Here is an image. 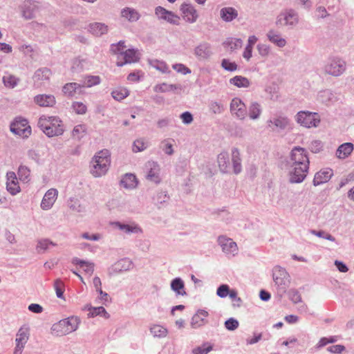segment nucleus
Wrapping results in <instances>:
<instances>
[{
	"label": "nucleus",
	"instance_id": "1",
	"mask_svg": "<svg viewBox=\"0 0 354 354\" xmlns=\"http://www.w3.org/2000/svg\"><path fill=\"white\" fill-rule=\"evenodd\" d=\"M292 170L290 181L301 183L306 177L309 168V160L305 150L301 147H295L291 153Z\"/></svg>",
	"mask_w": 354,
	"mask_h": 354
},
{
	"label": "nucleus",
	"instance_id": "2",
	"mask_svg": "<svg viewBox=\"0 0 354 354\" xmlns=\"http://www.w3.org/2000/svg\"><path fill=\"white\" fill-rule=\"evenodd\" d=\"M38 125L48 137L59 136L64 132L63 121L58 116L43 115L39 119Z\"/></svg>",
	"mask_w": 354,
	"mask_h": 354
},
{
	"label": "nucleus",
	"instance_id": "3",
	"mask_svg": "<svg viewBox=\"0 0 354 354\" xmlns=\"http://www.w3.org/2000/svg\"><path fill=\"white\" fill-rule=\"evenodd\" d=\"M127 46L122 41L111 47V52L118 55L117 65L122 66L126 64L136 62L139 59V53L133 48L126 49Z\"/></svg>",
	"mask_w": 354,
	"mask_h": 354
},
{
	"label": "nucleus",
	"instance_id": "4",
	"mask_svg": "<svg viewBox=\"0 0 354 354\" xmlns=\"http://www.w3.org/2000/svg\"><path fill=\"white\" fill-rule=\"evenodd\" d=\"M91 172L95 177H100L106 174L111 164V154L107 149L97 152L92 160Z\"/></svg>",
	"mask_w": 354,
	"mask_h": 354
},
{
	"label": "nucleus",
	"instance_id": "5",
	"mask_svg": "<svg viewBox=\"0 0 354 354\" xmlns=\"http://www.w3.org/2000/svg\"><path fill=\"white\" fill-rule=\"evenodd\" d=\"M80 323L77 317H70L55 323L52 326V333L57 336H63L75 331Z\"/></svg>",
	"mask_w": 354,
	"mask_h": 354
},
{
	"label": "nucleus",
	"instance_id": "6",
	"mask_svg": "<svg viewBox=\"0 0 354 354\" xmlns=\"http://www.w3.org/2000/svg\"><path fill=\"white\" fill-rule=\"evenodd\" d=\"M296 120L299 124L307 128L315 127L320 122L319 115L310 111H299Z\"/></svg>",
	"mask_w": 354,
	"mask_h": 354
},
{
	"label": "nucleus",
	"instance_id": "7",
	"mask_svg": "<svg viewBox=\"0 0 354 354\" xmlns=\"http://www.w3.org/2000/svg\"><path fill=\"white\" fill-rule=\"evenodd\" d=\"M10 130L16 135L28 138L31 133V127L26 119L17 118L10 125Z\"/></svg>",
	"mask_w": 354,
	"mask_h": 354
},
{
	"label": "nucleus",
	"instance_id": "8",
	"mask_svg": "<svg viewBox=\"0 0 354 354\" xmlns=\"http://www.w3.org/2000/svg\"><path fill=\"white\" fill-rule=\"evenodd\" d=\"M273 279L278 288L285 292L290 284V277L285 269L275 267L273 270Z\"/></svg>",
	"mask_w": 354,
	"mask_h": 354
},
{
	"label": "nucleus",
	"instance_id": "9",
	"mask_svg": "<svg viewBox=\"0 0 354 354\" xmlns=\"http://www.w3.org/2000/svg\"><path fill=\"white\" fill-rule=\"evenodd\" d=\"M30 336V328L26 326H21L16 335V346L13 354H21Z\"/></svg>",
	"mask_w": 354,
	"mask_h": 354
},
{
	"label": "nucleus",
	"instance_id": "10",
	"mask_svg": "<svg viewBox=\"0 0 354 354\" xmlns=\"http://www.w3.org/2000/svg\"><path fill=\"white\" fill-rule=\"evenodd\" d=\"M145 169L147 172L146 177L148 180L156 184L160 182V167L156 162L153 161L147 162L145 164Z\"/></svg>",
	"mask_w": 354,
	"mask_h": 354
},
{
	"label": "nucleus",
	"instance_id": "11",
	"mask_svg": "<svg viewBox=\"0 0 354 354\" xmlns=\"http://www.w3.org/2000/svg\"><path fill=\"white\" fill-rule=\"evenodd\" d=\"M6 177L7 191L12 196L19 194L21 192V188L16 174L14 171H8Z\"/></svg>",
	"mask_w": 354,
	"mask_h": 354
},
{
	"label": "nucleus",
	"instance_id": "12",
	"mask_svg": "<svg viewBox=\"0 0 354 354\" xmlns=\"http://www.w3.org/2000/svg\"><path fill=\"white\" fill-rule=\"evenodd\" d=\"M230 111L240 119H244L247 115L245 104L239 97L232 99L230 103Z\"/></svg>",
	"mask_w": 354,
	"mask_h": 354
},
{
	"label": "nucleus",
	"instance_id": "13",
	"mask_svg": "<svg viewBox=\"0 0 354 354\" xmlns=\"http://www.w3.org/2000/svg\"><path fill=\"white\" fill-rule=\"evenodd\" d=\"M218 241L225 253L232 255H235L237 253V245L232 239L221 236L218 237Z\"/></svg>",
	"mask_w": 354,
	"mask_h": 354
},
{
	"label": "nucleus",
	"instance_id": "14",
	"mask_svg": "<svg viewBox=\"0 0 354 354\" xmlns=\"http://www.w3.org/2000/svg\"><path fill=\"white\" fill-rule=\"evenodd\" d=\"M58 196V191L51 188L44 194L41 202V208L44 210L50 209L55 203Z\"/></svg>",
	"mask_w": 354,
	"mask_h": 354
},
{
	"label": "nucleus",
	"instance_id": "15",
	"mask_svg": "<svg viewBox=\"0 0 354 354\" xmlns=\"http://www.w3.org/2000/svg\"><path fill=\"white\" fill-rule=\"evenodd\" d=\"M345 69V64L342 60H333L326 66V71L328 73L338 76L341 75Z\"/></svg>",
	"mask_w": 354,
	"mask_h": 354
},
{
	"label": "nucleus",
	"instance_id": "16",
	"mask_svg": "<svg viewBox=\"0 0 354 354\" xmlns=\"http://www.w3.org/2000/svg\"><path fill=\"white\" fill-rule=\"evenodd\" d=\"M208 313L205 310H199L192 317L191 326L193 328H198L204 326L207 323L206 318L208 317Z\"/></svg>",
	"mask_w": 354,
	"mask_h": 354
},
{
	"label": "nucleus",
	"instance_id": "17",
	"mask_svg": "<svg viewBox=\"0 0 354 354\" xmlns=\"http://www.w3.org/2000/svg\"><path fill=\"white\" fill-rule=\"evenodd\" d=\"M35 102L42 107H51L53 106L56 101L55 98L53 95H37L34 98Z\"/></svg>",
	"mask_w": 354,
	"mask_h": 354
},
{
	"label": "nucleus",
	"instance_id": "18",
	"mask_svg": "<svg viewBox=\"0 0 354 354\" xmlns=\"http://www.w3.org/2000/svg\"><path fill=\"white\" fill-rule=\"evenodd\" d=\"M333 176V171L329 169L321 170L316 173L313 179V185L315 186L328 182Z\"/></svg>",
	"mask_w": 354,
	"mask_h": 354
},
{
	"label": "nucleus",
	"instance_id": "19",
	"mask_svg": "<svg viewBox=\"0 0 354 354\" xmlns=\"http://www.w3.org/2000/svg\"><path fill=\"white\" fill-rule=\"evenodd\" d=\"M183 17L189 23H194L198 18L196 10L189 5H184L181 8Z\"/></svg>",
	"mask_w": 354,
	"mask_h": 354
},
{
	"label": "nucleus",
	"instance_id": "20",
	"mask_svg": "<svg viewBox=\"0 0 354 354\" xmlns=\"http://www.w3.org/2000/svg\"><path fill=\"white\" fill-rule=\"evenodd\" d=\"M38 11V6L35 2L26 1L24 2V8L23 15L26 19H32L35 16Z\"/></svg>",
	"mask_w": 354,
	"mask_h": 354
},
{
	"label": "nucleus",
	"instance_id": "21",
	"mask_svg": "<svg viewBox=\"0 0 354 354\" xmlns=\"http://www.w3.org/2000/svg\"><path fill=\"white\" fill-rule=\"evenodd\" d=\"M50 75L51 72L48 68H41L37 70L33 76L35 84L37 86L41 85L42 82L44 80H48Z\"/></svg>",
	"mask_w": 354,
	"mask_h": 354
},
{
	"label": "nucleus",
	"instance_id": "22",
	"mask_svg": "<svg viewBox=\"0 0 354 354\" xmlns=\"http://www.w3.org/2000/svg\"><path fill=\"white\" fill-rule=\"evenodd\" d=\"M220 15L225 21H231L238 16L237 11L231 7L223 8L221 10Z\"/></svg>",
	"mask_w": 354,
	"mask_h": 354
},
{
	"label": "nucleus",
	"instance_id": "23",
	"mask_svg": "<svg viewBox=\"0 0 354 354\" xmlns=\"http://www.w3.org/2000/svg\"><path fill=\"white\" fill-rule=\"evenodd\" d=\"M353 150V145L351 143L346 142L342 144L337 150L336 154L339 158L344 159L351 153Z\"/></svg>",
	"mask_w": 354,
	"mask_h": 354
},
{
	"label": "nucleus",
	"instance_id": "24",
	"mask_svg": "<svg viewBox=\"0 0 354 354\" xmlns=\"http://www.w3.org/2000/svg\"><path fill=\"white\" fill-rule=\"evenodd\" d=\"M121 185L128 189L135 188L138 185V180L135 175L127 174L121 180Z\"/></svg>",
	"mask_w": 354,
	"mask_h": 354
},
{
	"label": "nucleus",
	"instance_id": "25",
	"mask_svg": "<svg viewBox=\"0 0 354 354\" xmlns=\"http://www.w3.org/2000/svg\"><path fill=\"white\" fill-rule=\"evenodd\" d=\"M230 83L238 88H248L250 85V80L241 75H236L230 80Z\"/></svg>",
	"mask_w": 354,
	"mask_h": 354
},
{
	"label": "nucleus",
	"instance_id": "26",
	"mask_svg": "<svg viewBox=\"0 0 354 354\" xmlns=\"http://www.w3.org/2000/svg\"><path fill=\"white\" fill-rule=\"evenodd\" d=\"M73 263L80 266L84 272L88 275H91L94 271V264L88 261H82L77 258L73 260Z\"/></svg>",
	"mask_w": 354,
	"mask_h": 354
},
{
	"label": "nucleus",
	"instance_id": "27",
	"mask_svg": "<svg viewBox=\"0 0 354 354\" xmlns=\"http://www.w3.org/2000/svg\"><path fill=\"white\" fill-rule=\"evenodd\" d=\"M195 55L201 59H206L211 55L210 46L207 44H202L195 48Z\"/></svg>",
	"mask_w": 354,
	"mask_h": 354
},
{
	"label": "nucleus",
	"instance_id": "28",
	"mask_svg": "<svg viewBox=\"0 0 354 354\" xmlns=\"http://www.w3.org/2000/svg\"><path fill=\"white\" fill-rule=\"evenodd\" d=\"M268 39L279 47H283L286 44L285 39L282 38L280 35L274 30H270L268 33Z\"/></svg>",
	"mask_w": 354,
	"mask_h": 354
},
{
	"label": "nucleus",
	"instance_id": "29",
	"mask_svg": "<svg viewBox=\"0 0 354 354\" xmlns=\"http://www.w3.org/2000/svg\"><path fill=\"white\" fill-rule=\"evenodd\" d=\"M232 161L233 165L234 172L239 174L241 171V163L240 153L237 149H234L232 151Z\"/></svg>",
	"mask_w": 354,
	"mask_h": 354
},
{
	"label": "nucleus",
	"instance_id": "30",
	"mask_svg": "<svg viewBox=\"0 0 354 354\" xmlns=\"http://www.w3.org/2000/svg\"><path fill=\"white\" fill-rule=\"evenodd\" d=\"M121 15L129 21H136L140 18L139 13L131 8H124L121 12Z\"/></svg>",
	"mask_w": 354,
	"mask_h": 354
},
{
	"label": "nucleus",
	"instance_id": "31",
	"mask_svg": "<svg viewBox=\"0 0 354 354\" xmlns=\"http://www.w3.org/2000/svg\"><path fill=\"white\" fill-rule=\"evenodd\" d=\"M150 332L154 337L162 338L167 335L168 330L166 328L158 324H154L150 328Z\"/></svg>",
	"mask_w": 354,
	"mask_h": 354
},
{
	"label": "nucleus",
	"instance_id": "32",
	"mask_svg": "<svg viewBox=\"0 0 354 354\" xmlns=\"http://www.w3.org/2000/svg\"><path fill=\"white\" fill-rule=\"evenodd\" d=\"M218 163L220 169L225 173L227 172L230 162L228 155L226 152H222L218 156Z\"/></svg>",
	"mask_w": 354,
	"mask_h": 354
},
{
	"label": "nucleus",
	"instance_id": "33",
	"mask_svg": "<svg viewBox=\"0 0 354 354\" xmlns=\"http://www.w3.org/2000/svg\"><path fill=\"white\" fill-rule=\"evenodd\" d=\"M21 181L28 183L30 180V170L25 165H20L17 171Z\"/></svg>",
	"mask_w": 354,
	"mask_h": 354
},
{
	"label": "nucleus",
	"instance_id": "34",
	"mask_svg": "<svg viewBox=\"0 0 354 354\" xmlns=\"http://www.w3.org/2000/svg\"><path fill=\"white\" fill-rule=\"evenodd\" d=\"M90 31L95 35L100 36L107 32V26L100 23H93L90 25Z\"/></svg>",
	"mask_w": 354,
	"mask_h": 354
},
{
	"label": "nucleus",
	"instance_id": "35",
	"mask_svg": "<svg viewBox=\"0 0 354 354\" xmlns=\"http://www.w3.org/2000/svg\"><path fill=\"white\" fill-rule=\"evenodd\" d=\"M129 91L124 87H118L111 93L113 97L118 101L124 100L129 95Z\"/></svg>",
	"mask_w": 354,
	"mask_h": 354
},
{
	"label": "nucleus",
	"instance_id": "36",
	"mask_svg": "<svg viewBox=\"0 0 354 354\" xmlns=\"http://www.w3.org/2000/svg\"><path fill=\"white\" fill-rule=\"evenodd\" d=\"M171 286L172 290L178 295H184L185 294L184 290V283L180 279L176 278L174 279L171 282Z\"/></svg>",
	"mask_w": 354,
	"mask_h": 354
},
{
	"label": "nucleus",
	"instance_id": "37",
	"mask_svg": "<svg viewBox=\"0 0 354 354\" xmlns=\"http://www.w3.org/2000/svg\"><path fill=\"white\" fill-rule=\"evenodd\" d=\"M261 113V109L259 104L253 102L249 108V115L252 120L257 119Z\"/></svg>",
	"mask_w": 354,
	"mask_h": 354
},
{
	"label": "nucleus",
	"instance_id": "38",
	"mask_svg": "<svg viewBox=\"0 0 354 354\" xmlns=\"http://www.w3.org/2000/svg\"><path fill=\"white\" fill-rule=\"evenodd\" d=\"M115 225L120 230L125 231L127 233H138L141 232V229L136 224L133 225H124L120 223H115Z\"/></svg>",
	"mask_w": 354,
	"mask_h": 354
},
{
	"label": "nucleus",
	"instance_id": "39",
	"mask_svg": "<svg viewBox=\"0 0 354 354\" xmlns=\"http://www.w3.org/2000/svg\"><path fill=\"white\" fill-rule=\"evenodd\" d=\"M81 87V85L77 83H68L63 87V92L68 96H73L76 91Z\"/></svg>",
	"mask_w": 354,
	"mask_h": 354
},
{
	"label": "nucleus",
	"instance_id": "40",
	"mask_svg": "<svg viewBox=\"0 0 354 354\" xmlns=\"http://www.w3.org/2000/svg\"><path fill=\"white\" fill-rule=\"evenodd\" d=\"M224 45L226 48L233 50L241 48L242 41L240 39L231 38L225 41Z\"/></svg>",
	"mask_w": 354,
	"mask_h": 354
},
{
	"label": "nucleus",
	"instance_id": "41",
	"mask_svg": "<svg viewBox=\"0 0 354 354\" xmlns=\"http://www.w3.org/2000/svg\"><path fill=\"white\" fill-rule=\"evenodd\" d=\"M269 127H272L271 124H274L277 128L283 129L287 127L289 124V121L286 118H277L274 119V120L269 121Z\"/></svg>",
	"mask_w": 354,
	"mask_h": 354
},
{
	"label": "nucleus",
	"instance_id": "42",
	"mask_svg": "<svg viewBox=\"0 0 354 354\" xmlns=\"http://www.w3.org/2000/svg\"><path fill=\"white\" fill-rule=\"evenodd\" d=\"M99 315H102L104 317L109 318V315L108 313L105 310L104 308L102 306L99 307H93L89 308V313L88 315L93 317Z\"/></svg>",
	"mask_w": 354,
	"mask_h": 354
},
{
	"label": "nucleus",
	"instance_id": "43",
	"mask_svg": "<svg viewBox=\"0 0 354 354\" xmlns=\"http://www.w3.org/2000/svg\"><path fill=\"white\" fill-rule=\"evenodd\" d=\"M178 87L174 84H167L162 83L158 84L154 87V91L157 93H163L176 89Z\"/></svg>",
	"mask_w": 354,
	"mask_h": 354
},
{
	"label": "nucleus",
	"instance_id": "44",
	"mask_svg": "<svg viewBox=\"0 0 354 354\" xmlns=\"http://www.w3.org/2000/svg\"><path fill=\"white\" fill-rule=\"evenodd\" d=\"M56 295L59 298L64 297V284L60 279H57L54 283Z\"/></svg>",
	"mask_w": 354,
	"mask_h": 354
},
{
	"label": "nucleus",
	"instance_id": "45",
	"mask_svg": "<svg viewBox=\"0 0 354 354\" xmlns=\"http://www.w3.org/2000/svg\"><path fill=\"white\" fill-rule=\"evenodd\" d=\"M3 81L6 86L14 88L18 82V80L12 75H8L3 77Z\"/></svg>",
	"mask_w": 354,
	"mask_h": 354
},
{
	"label": "nucleus",
	"instance_id": "46",
	"mask_svg": "<svg viewBox=\"0 0 354 354\" xmlns=\"http://www.w3.org/2000/svg\"><path fill=\"white\" fill-rule=\"evenodd\" d=\"M100 83V77L98 76H88L85 78L84 84L82 86L91 87Z\"/></svg>",
	"mask_w": 354,
	"mask_h": 354
},
{
	"label": "nucleus",
	"instance_id": "47",
	"mask_svg": "<svg viewBox=\"0 0 354 354\" xmlns=\"http://www.w3.org/2000/svg\"><path fill=\"white\" fill-rule=\"evenodd\" d=\"M147 142L143 139H138L133 142V151L134 152L142 151L147 148Z\"/></svg>",
	"mask_w": 354,
	"mask_h": 354
},
{
	"label": "nucleus",
	"instance_id": "48",
	"mask_svg": "<svg viewBox=\"0 0 354 354\" xmlns=\"http://www.w3.org/2000/svg\"><path fill=\"white\" fill-rule=\"evenodd\" d=\"M222 67L229 71H234L237 69V65L235 62H232L227 59H223L221 62Z\"/></svg>",
	"mask_w": 354,
	"mask_h": 354
},
{
	"label": "nucleus",
	"instance_id": "49",
	"mask_svg": "<svg viewBox=\"0 0 354 354\" xmlns=\"http://www.w3.org/2000/svg\"><path fill=\"white\" fill-rule=\"evenodd\" d=\"M73 108L77 114H84L86 112V106L82 102H75L73 104Z\"/></svg>",
	"mask_w": 354,
	"mask_h": 354
},
{
	"label": "nucleus",
	"instance_id": "50",
	"mask_svg": "<svg viewBox=\"0 0 354 354\" xmlns=\"http://www.w3.org/2000/svg\"><path fill=\"white\" fill-rule=\"evenodd\" d=\"M172 68L178 73L186 75L191 73V70L187 68L186 66L182 64H174Z\"/></svg>",
	"mask_w": 354,
	"mask_h": 354
},
{
	"label": "nucleus",
	"instance_id": "51",
	"mask_svg": "<svg viewBox=\"0 0 354 354\" xmlns=\"http://www.w3.org/2000/svg\"><path fill=\"white\" fill-rule=\"evenodd\" d=\"M225 326L229 330H234L238 328L239 322L234 318H230L225 322Z\"/></svg>",
	"mask_w": 354,
	"mask_h": 354
},
{
	"label": "nucleus",
	"instance_id": "52",
	"mask_svg": "<svg viewBox=\"0 0 354 354\" xmlns=\"http://www.w3.org/2000/svg\"><path fill=\"white\" fill-rule=\"evenodd\" d=\"M229 290V286L227 285L223 284L218 288L216 294L218 297L223 298L228 295Z\"/></svg>",
	"mask_w": 354,
	"mask_h": 354
},
{
	"label": "nucleus",
	"instance_id": "53",
	"mask_svg": "<svg viewBox=\"0 0 354 354\" xmlns=\"http://www.w3.org/2000/svg\"><path fill=\"white\" fill-rule=\"evenodd\" d=\"M156 16L161 19H165L167 17V15L169 12V11L167 10L161 6H158L156 8Z\"/></svg>",
	"mask_w": 354,
	"mask_h": 354
},
{
	"label": "nucleus",
	"instance_id": "54",
	"mask_svg": "<svg viewBox=\"0 0 354 354\" xmlns=\"http://www.w3.org/2000/svg\"><path fill=\"white\" fill-rule=\"evenodd\" d=\"M212 350V346H198L193 349L192 352L194 354H207Z\"/></svg>",
	"mask_w": 354,
	"mask_h": 354
},
{
	"label": "nucleus",
	"instance_id": "55",
	"mask_svg": "<svg viewBox=\"0 0 354 354\" xmlns=\"http://www.w3.org/2000/svg\"><path fill=\"white\" fill-rule=\"evenodd\" d=\"M162 144L164 145V151L168 155H171L174 153L173 144L170 142L168 140H164L162 142Z\"/></svg>",
	"mask_w": 354,
	"mask_h": 354
},
{
	"label": "nucleus",
	"instance_id": "56",
	"mask_svg": "<svg viewBox=\"0 0 354 354\" xmlns=\"http://www.w3.org/2000/svg\"><path fill=\"white\" fill-rule=\"evenodd\" d=\"M165 20L173 24H178L180 18L178 16L169 11Z\"/></svg>",
	"mask_w": 354,
	"mask_h": 354
},
{
	"label": "nucleus",
	"instance_id": "57",
	"mask_svg": "<svg viewBox=\"0 0 354 354\" xmlns=\"http://www.w3.org/2000/svg\"><path fill=\"white\" fill-rule=\"evenodd\" d=\"M257 49L259 53V54L261 56H267L269 54L270 52V48L266 44H260L257 46Z\"/></svg>",
	"mask_w": 354,
	"mask_h": 354
},
{
	"label": "nucleus",
	"instance_id": "58",
	"mask_svg": "<svg viewBox=\"0 0 354 354\" xmlns=\"http://www.w3.org/2000/svg\"><path fill=\"white\" fill-rule=\"evenodd\" d=\"M153 67L162 72L168 71V66L163 62L156 61L153 64Z\"/></svg>",
	"mask_w": 354,
	"mask_h": 354
},
{
	"label": "nucleus",
	"instance_id": "59",
	"mask_svg": "<svg viewBox=\"0 0 354 354\" xmlns=\"http://www.w3.org/2000/svg\"><path fill=\"white\" fill-rule=\"evenodd\" d=\"M210 109L214 113H221L223 111V105L218 102H214L210 104Z\"/></svg>",
	"mask_w": 354,
	"mask_h": 354
},
{
	"label": "nucleus",
	"instance_id": "60",
	"mask_svg": "<svg viewBox=\"0 0 354 354\" xmlns=\"http://www.w3.org/2000/svg\"><path fill=\"white\" fill-rule=\"evenodd\" d=\"M180 118L185 124H190L193 120L192 115L188 111L183 113Z\"/></svg>",
	"mask_w": 354,
	"mask_h": 354
},
{
	"label": "nucleus",
	"instance_id": "61",
	"mask_svg": "<svg viewBox=\"0 0 354 354\" xmlns=\"http://www.w3.org/2000/svg\"><path fill=\"white\" fill-rule=\"evenodd\" d=\"M290 297L292 301L295 304L301 301V297L300 294L296 290H292L290 292Z\"/></svg>",
	"mask_w": 354,
	"mask_h": 354
},
{
	"label": "nucleus",
	"instance_id": "62",
	"mask_svg": "<svg viewBox=\"0 0 354 354\" xmlns=\"http://www.w3.org/2000/svg\"><path fill=\"white\" fill-rule=\"evenodd\" d=\"M253 46L247 44L243 53V57L246 59L249 60L252 57V53Z\"/></svg>",
	"mask_w": 354,
	"mask_h": 354
},
{
	"label": "nucleus",
	"instance_id": "63",
	"mask_svg": "<svg viewBox=\"0 0 354 354\" xmlns=\"http://www.w3.org/2000/svg\"><path fill=\"white\" fill-rule=\"evenodd\" d=\"M86 127L84 125H77L75 127L73 131V136L80 137V134L85 132Z\"/></svg>",
	"mask_w": 354,
	"mask_h": 354
},
{
	"label": "nucleus",
	"instance_id": "64",
	"mask_svg": "<svg viewBox=\"0 0 354 354\" xmlns=\"http://www.w3.org/2000/svg\"><path fill=\"white\" fill-rule=\"evenodd\" d=\"M344 350V346L342 345H333L328 348V351L334 353H340Z\"/></svg>",
	"mask_w": 354,
	"mask_h": 354
}]
</instances>
